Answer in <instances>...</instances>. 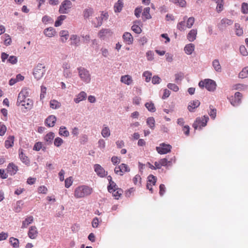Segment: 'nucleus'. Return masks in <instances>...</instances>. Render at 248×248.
<instances>
[{
    "instance_id": "a878e982",
    "label": "nucleus",
    "mask_w": 248,
    "mask_h": 248,
    "mask_svg": "<svg viewBox=\"0 0 248 248\" xmlns=\"http://www.w3.org/2000/svg\"><path fill=\"white\" fill-rule=\"evenodd\" d=\"M60 36L61 40L62 43H65L69 37L68 31L66 30H62L60 32Z\"/></svg>"
},
{
    "instance_id": "4468645a",
    "label": "nucleus",
    "mask_w": 248,
    "mask_h": 248,
    "mask_svg": "<svg viewBox=\"0 0 248 248\" xmlns=\"http://www.w3.org/2000/svg\"><path fill=\"white\" fill-rule=\"evenodd\" d=\"M123 39L125 44L131 45L133 43L134 38L131 33L129 32H125L123 35Z\"/></svg>"
},
{
    "instance_id": "f3484780",
    "label": "nucleus",
    "mask_w": 248,
    "mask_h": 248,
    "mask_svg": "<svg viewBox=\"0 0 248 248\" xmlns=\"http://www.w3.org/2000/svg\"><path fill=\"white\" fill-rule=\"evenodd\" d=\"M19 156L21 161L25 165L29 166L30 161L28 157L23 153L22 149L19 150Z\"/></svg>"
},
{
    "instance_id": "39448f33",
    "label": "nucleus",
    "mask_w": 248,
    "mask_h": 248,
    "mask_svg": "<svg viewBox=\"0 0 248 248\" xmlns=\"http://www.w3.org/2000/svg\"><path fill=\"white\" fill-rule=\"evenodd\" d=\"M78 75L80 79L85 83H89L91 80V77L89 71L85 69V68H80L78 69Z\"/></svg>"
},
{
    "instance_id": "680f3d73",
    "label": "nucleus",
    "mask_w": 248,
    "mask_h": 248,
    "mask_svg": "<svg viewBox=\"0 0 248 248\" xmlns=\"http://www.w3.org/2000/svg\"><path fill=\"white\" fill-rule=\"evenodd\" d=\"M46 93V88L44 86L41 87L40 99L42 100L45 98Z\"/></svg>"
},
{
    "instance_id": "9d476101",
    "label": "nucleus",
    "mask_w": 248,
    "mask_h": 248,
    "mask_svg": "<svg viewBox=\"0 0 248 248\" xmlns=\"http://www.w3.org/2000/svg\"><path fill=\"white\" fill-rule=\"evenodd\" d=\"M157 180V178L153 175H150L148 177V181L147 182L146 187L148 189L150 190L151 193L153 192V186H155Z\"/></svg>"
},
{
    "instance_id": "ddd939ff",
    "label": "nucleus",
    "mask_w": 248,
    "mask_h": 248,
    "mask_svg": "<svg viewBox=\"0 0 248 248\" xmlns=\"http://www.w3.org/2000/svg\"><path fill=\"white\" fill-rule=\"evenodd\" d=\"M62 68L63 76L66 78H71L72 77V73L70 69V65L66 62H64L63 63Z\"/></svg>"
},
{
    "instance_id": "ea45409f",
    "label": "nucleus",
    "mask_w": 248,
    "mask_h": 248,
    "mask_svg": "<svg viewBox=\"0 0 248 248\" xmlns=\"http://www.w3.org/2000/svg\"><path fill=\"white\" fill-rule=\"evenodd\" d=\"M232 24H233V21L231 19H229L227 18L222 19L220 21V25L224 27H226L227 26L231 25Z\"/></svg>"
},
{
    "instance_id": "8fccbe9b",
    "label": "nucleus",
    "mask_w": 248,
    "mask_h": 248,
    "mask_svg": "<svg viewBox=\"0 0 248 248\" xmlns=\"http://www.w3.org/2000/svg\"><path fill=\"white\" fill-rule=\"evenodd\" d=\"M195 21V20L194 17L191 16L189 17L187 20L186 27L188 29H190L194 24Z\"/></svg>"
},
{
    "instance_id": "3c124183",
    "label": "nucleus",
    "mask_w": 248,
    "mask_h": 248,
    "mask_svg": "<svg viewBox=\"0 0 248 248\" xmlns=\"http://www.w3.org/2000/svg\"><path fill=\"white\" fill-rule=\"evenodd\" d=\"M133 181L134 185L140 186L141 184V177L139 175H136L133 178Z\"/></svg>"
},
{
    "instance_id": "c85d7f7f",
    "label": "nucleus",
    "mask_w": 248,
    "mask_h": 248,
    "mask_svg": "<svg viewBox=\"0 0 248 248\" xmlns=\"http://www.w3.org/2000/svg\"><path fill=\"white\" fill-rule=\"evenodd\" d=\"M20 105L24 107L26 109H31L33 105V102L29 98H27Z\"/></svg>"
},
{
    "instance_id": "aec40b11",
    "label": "nucleus",
    "mask_w": 248,
    "mask_h": 248,
    "mask_svg": "<svg viewBox=\"0 0 248 248\" xmlns=\"http://www.w3.org/2000/svg\"><path fill=\"white\" fill-rule=\"evenodd\" d=\"M56 31L53 27H49L46 28L44 31V33L48 37H52L54 36L56 34Z\"/></svg>"
},
{
    "instance_id": "b1692460",
    "label": "nucleus",
    "mask_w": 248,
    "mask_h": 248,
    "mask_svg": "<svg viewBox=\"0 0 248 248\" xmlns=\"http://www.w3.org/2000/svg\"><path fill=\"white\" fill-rule=\"evenodd\" d=\"M15 137L14 136H10L5 141V147L8 149L12 147L14 145Z\"/></svg>"
},
{
    "instance_id": "2f4dec72",
    "label": "nucleus",
    "mask_w": 248,
    "mask_h": 248,
    "mask_svg": "<svg viewBox=\"0 0 248 248\" xmlns=\"http://www.w3.org/2000/svg\"><path fill=\"white\" fill-rule=\"evenodd\" d=\"M33 217L32 216L27 217L24 221L22 222V228H26L27 226L33 222Z\"/></svg>"
},
{
    "instance_id": "69168bd1",
    "label": "nucleus",
    "mask_w": 248,
    "mask_h": 248,
    "mask_svg": "<svg viewBox=\"0 0 248 248\" xmlns=\"http://www.w3.org/2000/svg\"><path fill=\"white\" fill-rule=\"evenodd\" d=\"M70 40L71 41L70 44L71 45L76 46L77 43H78L77 36L76 35H71Z\"/></svg>"
},
{
    "instance_id": "f8f14e48",
    "label": "nucleus",
    "mask_w": 248,
    "mask_h": 248,
    "mask_svg": "<svg viewBox=\"0 0 248 248\" xmlns=\"http://www.w3.org/2000/svg\"><path fill=\"white\" fill-rule=\"evenodd\" d=\"M242 97V95L240 93H235L234 97H232L231 100L232 105L234 107L237 106V105L240 104Z\"/></svg>"
},
{
    "instance_id": "9b49d317",
    "label": "nucleus",
    "mask_w": 248,
    "mask_h": 248,
    "mask_svg": "<svg viewBox=\"0 0 248 248\" xmlns=\"http://www.w3.org/2000/svg\"><path fill=\"white\" fill-rule=\"evenodd\" d=\"M94 171L96 172L98 176L101 177H105L107 175V172L105 171V170L101 165L98 164H96L93 166Z\"/></svg>"
},
{
    "instance_id": "5701e85b",
    "label": "nucleus",
    "mask_w": 248,
    "mask_h": 248,
    "mask_svg": "<svg viewBox=\"0 0 248 248\" xmlns=\"http://www.w3.org/2000/svg\"><path fill=\"white\" fill-rule=\"evenodd\" d=\"M200 104V102L198 100H195V101L189 103L187 108L189 111H193L195 108L199 107Z\"/></svg>"
},
{
    "instance_id": "052dcab7",
    "label": "nucleus",
    "mask_w": 248,
    "mask_h": 248,
    "mask_svg": "<svg viewBox=\"0 0 248 248\" xmlns=\"http://www.w3.org/2000/svg\"><path fill=\"white\" fill-rule=\"evenodd\" d=\"M7 62L12 64H16L17 62V57L15 56H11L8 59Z\"/></svg>"
},
{
    "instance_id": "4c0bfd02",
    "label": "nucleus",
    "mask_w": 248,
    "mask_h": 248,
    "mask_svg": "<svg viewBox=\"0 0 248 248\" xmlns=\"http://www.w3.org/2000/svg\"><path fill=\"white\" fill-rule=\"evenodd\" d=\"M137 23H139V21H135V24L131 27V29L135 33L139 34L142 31V29L138 25L136 24Z\"/></svg>"
},
{
    "instance_id": "09e8293b",
    "label": "nucleus",
    "mask_w": 248,
    "mask_h": 248,
    "mask_svg": "<svg viewBox=\"0 0 248 248\" xmlns=\"http://www.w3.org/2000/svg\"><path fill=\"white\" fill-rule=\"evenodd\" d=\"M93 15L92 8H89L85 9L83 12V16L84 18H88L90 16Z\"/></svg>"
},
{
    "instance_id": "423d86ee",
    "label": "nucleus",
    "mask_w": 248,
    "mask_h": 248,
    "mask_svg": "<svg viewBox=\"0 0 248 248\" xmlns=\"http://www.w3.org/2000/svg\"><path fill=\"white\" fill-rule=\"evenodd\" d=\"M157 169H160L162 167H168L172 166V159H170L169 161L166 158H162L158 161H156L154 163Z\"/></svg>"
},
{
    "instance_id": "bb28decb",
    "label": "nucleus",
    "mask_w": 248,
    "mask_h": 248,
    "mask_svg": "<svg viewBox=\"0 0 248 248\" xmlns=\"http://www.w3.org/2000/svg\"><path fill=\"white\" fill-rule=\"evenodd\" d=\"M101 135L104 138H106V137H108L110 135V131L109 129V127L104 125L101 130Z\"/></svg>"
},
{
    "instance_id": "864d4df0",
    "label": "nucleus",
    "mask_w": 248,
    "mask_h": 248,
    "mask_svg": "<svg viewBox=\"0 0 248 248\" xmlns=\"http://www.w3.org/2000/svg\"><path fill=\"white\" fill-rule=\"evenodd\" d=\"M42 21L45 24H46V23H52L53 21L52 18L51 17L47 16H44L42 17Z\"/></svg>"
},
{
    "instance_id": "cd10ccee",
    "label": "nucleus",
    "mask_w": 248,
    "mask_h": 248,
    "mask_svg": "<svg viewBox=\"0 0 248 248\" xmlns=\"http://www.w3.org/2000/svg\"><path fill=\"white\" fill-rule=\"evenodd\" d=\"M2 39L3 40L4 44L6 46H8L11 45L12 43V39L10 35L8 34H4L1 36Z\"/></svg>"
},
{
    "instance_id": "6e6d98bb",
    "label": "nucleus",
    "mask_w": 248,
    "mask_h": 248,
    "mask_svg": "<svg viewBox=\"0 0 248 248\" xmlns=\"http://www.w3.org/2000/svg\"><path fill=\"white\" fill-rule=\"evenodd\" d=\"M121 167L122 175L124 172H129L130 171L129 167L125 163H122L121 164Z\"/></svg>"
},
{
    "instance_id": "20e7f679",
    "label": "nucleus",
    "mask_w": 248,
    "mask_h": 248,
    "mask_svg": "<svg viewBox=\"0 0 248 248\" xmlns=\"http://www.w3.org/2000/svg\"><path fill=\"white\" fill-rule=\"evenodd\" d=\"M93 192V188L88 186H78V198H84Z\"/></svg>"
},
{
    "instance_id": "49530a36",
    "label": "nucleus",
    "mask_w": 248,
    "mask_h": 248,
    "mask_svg": "<svg viewBox=\"0 0 248 248\" xmlns=\"http://www.w3.org/2000/svg\"><path fill=\"white\" fill-rule=\"evenodd\" d=\"M248 67H244L239 74V77L241 78H244L248 77Z\"/></svg>"
},
{
    "instance_id": "a19ab883",
    "label": "nucleus",
    "mask_w": 248,
    "mask_h": 248,
    "mask_svg": "<svg viewBox=\"0 0 248 248\" xmlns=\"http://www.w3.org/2000/svg\"><path fill=\"white\" fill-rule=\"evenodd\" d=\"M146 123L147 125L152 129H154L155 128V121L154 117H151L147 118Z\"/></svg>"
},
{
    "instance_id": "338daca9",
    "label": "nucleus",
    "mask_w": 248,
    "mask_h": 248,
    "mask_svg": "<svg viewBox=\"0 0 248 248\" xmlns=\"http://www.w3.org/2000/svg\"><path fill=\"white\" fill-rule=\"evenodd\" d=\"M62 143H63V140L59 137L56 138L55 139L54 142V145L57 147L60 146Z\"/></svg>"
},
{
    "instance_id": "de8ad7c7",
    "label": "nucleus",
    "mask_w": 248,
    "mask_h": 248,
    "mask_svg": "<svg viewBox=\"0 0 248 248\" xmlns=\"http://www.w3.org/2000/svg\"><path fill=\"white\" fill-rule=\"evenodd\" d=\"M217 4V11L218 12H220L223 10V0H217L216 2Z\"/></svg>"
},
{
    "instance_id": "f03ea898",
    "label": "nucleus",
    "mask_w": 248,
    "mask_h": 248,
    "mask_svg": "<svg viewBox=\"0 0 248 248\" xmlns=\"http://www.w3.org/2000/svg\"><path fill=\"white\" fill-rule=\"evenodd\" d=\"M209 120V117L207 116H203L201 117H197L193 124V127L195 130L197 128L201 129L202 127L205 126Z\"/></svg>"
},
{
    "instance_id": "393cba45",
    "label": "nucleus",
    "mask_w": 248,
    "mask_h": 248,
    "mask_svg": "<svg viewBox=\"0 0 248 248\" xmlns=\"http://www.w3.org/2000/svg\"><path fill=\"white\" fill-rule=\"evenodd\" d=\"M195 47V45L193 44H188L184 47V51L187 54H191L194 51Z\"/></svg>"
},
{
    "instance_id": "473e14b6",
    "label": "nucleus",
    "mask_w": 248,
    "mask_h": 248,
    "mask_svg": "<svg viewBox=\"0 0 248 248\" xmlns=\"http://www.w3.org/2000/svg\"><path fill=\"white\" fill-rule=\"evenodd\" d=\"M66 18V16L64 15H61L57 17V20L55 22V26L56 27H59L62 25V22Z\"/></svg>"
},
{
    "instance_id": "2eb2a0df",
    "label": "nucleus",
    "mask_w": 248,
    "mask_h": 248,
    "mask_svg": "<svg viewBox=\"0 0 248 248\" xmlns=\"http://www.w3.org/2000/svg\"><path fill=\"white\" fill-rule=\"evenodd\" d=\"M38 231L35 226H31L29 230L28 235L31 239H35L38 235Z\"/></svg>"
},
{
    "instance_id": "79ce46f5",
    "label": "nucleus",
    "mask_w": 248,
    "mask_h": 248,
    "mask_svg": "<svg viewBox=\"0 0 248 248\" xmlns=\"http://www.w3.org/2000/svg\"><path fill=\"white\" fill-rule=\"evenodd\" d=\"M10 243L11 245L15 248H18L19 246V241L17 239L14 237L10 238Z\"/></svg>"
},
{
    "instance_id": "58836bf2",
    "label": "nucleus",
    "mask_w": 248,
    "mask_h": 248,
    "mask_svg": "<svg viewBox=\"0 0 248 248\" xmlns=\"http://www.w3.org/2000/svg\"><path fill=\"white\" fill-rule=\"evenodd\" d=\"M187 16L184 17V20L178 23L177 28L178 30L182 31L185 30V20L186 19Z\"/></svg>"
},
{
    "instance_id": "72a5a7b5",
    "label": "nucleus",
    "mask_w": 248,
    "mask_h": 248,
    "mask_svg": "<svg viewBox=\"0 0 248 248\" xmlns=\"http://www.w3.org/2000/svg\"><path fill=\"white\" fill-rule=\"evenodd\" d=\"M54 137V133L51 132L46 135L44 138V140L46 142H47L48 144H50L52 143Z\"/></svg>"
},
{
    "instance_id": "4d7b16f0",
    "label": "nucleus",
    "mask_w": 248,
    "mask_h": 248,
    "mask_svg": "<svg viewBox=\"0 0 248 248\" xmlns=\"http://www.w3.org/2000/svg\"><path fill=\"white\" fill-rule=\"evenodd\" d=\"M22 201H18L16 202V206L14 208V211L16 212H19L21 210Z\"/></svg>"
},
{
    "instance_id": "774afa93",
    "label": "nucleus",
    "mask_w": 248,
    "mask_h": 248,
    "mask_svg": "<svg viewBox=\"0 0 248 248\" xmlns=\"http://www.w3.org/2000/svg\"><path fill=\"white\" fill-rule=\"evenodd\" d=\"M167 87L169 89L175 92L178 91L179 90V87L175 84L169 83L167 85Z\"/></svg>"
},
{
    "instance_id": "6e6552de",
    "label": "nucleus",
    "mask_w": 248,
    "mask_h": 248,
    "mask_svg": "<svg viewBox=\"0 0 248 248\" xmlns=\"http://www.w3.org/2000/svg\"><path fill=\"white\" fill-rule=\"evenodd\" d=\"M171 145L165 143H161L158 147H156V150L159 154H166L170 153L171 152Z\"/></svg>"
},
{
    "instance_id": "e2e57ef3",
    "label": "nucleus",
    "mask_w": 248,
    "mask_h": 248,
    "mask_svg": "<svg viewBox=\"0 0 248 248\" xmlns=\"http://www.w3.org/2000/svg\"><path fill=\"white\" fill-rule=\"evenodd\" d=\"M240 53L244 56H248V52L244 45L240 46Z\"/></svg>"
},
{
    "instance_id": "a18cd8bd",
    "label": "nucleus",
    "mask_w": 248,
    "mask_h": 248,
    "mask_svg": "<svg viewBox=\"0 0 248 248\" xmlns=\"http://www.w3.org/2000/svg\"><path fill=\"white\" fill-rule=\"evenodd\" d=\"M145 107L148 109V110L151 112H155V104L152 102L146 103Z\"/></svg>"
},
{
    "instance_id": "0eeeda50",
    "label": "nucleus",
    "mask_w": 248,
    "mask_h": 248,
    "mask_svg": "<svg viewBox=\"0 0 248 248\" xmlns=\"http://www.w3.org/2000/svg\"><path fill=\"white\" fill-rule=\"evenodd\" d=\"M72 2L69 0L63 1L60 6L59 12L60 14H67L68 10L72 7Z\"/></svg>"
},
{
    "instance_id": "f704fd0d",
    "label": "nucleus",
    "mask_w": 248,
    "mask_h": 248,
    "mask_svg": "<svg viewBox=\"0 0 248 248\" xmlns=\"http://www.w3.org/2000/svg\"><path fill=\"white\" fill-rule=\"evenodd\" d=\"M212 65L214 68V69L217 72H220L221 71V67L219 64V62L218 59H215L212 62Z\"/></svg>"
},
{
    "instance_id": "1a4fd4ad",
    "label": "nucleus",
    "mask_w": 248,
    "mask_h": 248,
    "mask_svg": "<svg viewBox=\"0 0 248 248\" xmlns=\"http://www.w3.org/2000/svg\"><path fill=\"white\" fill-rule=\"evenodd\" d=\"M108 14L107 13H103L102 12L101 16L96 17L95 20H94L93 22V24H94V27H97L98 26H101L102 24V21L103 19L106 20L108 17Z\"/></svg>"
},
{
    "instance_id": "6ab92c4d",
    "label": "nucleus",
    "mask_w": 248,
    "mask_h": 248,
    "mask_svg": "<svg viewBox=\"0 0 248 248\" xmlns=\"http://www.w3.org/2000/svg\"><path fill=\"white\" fill-rule=\"evenodd\" d=\"M109 192L112 194L113 196L115 199L118 200L123 194V190L121 188L117 187L116 188H114Z\"/></svg>"
},
{
    "instance_id": "e433bc0d",
    "label": "nucleus",
    "mask_w": 248,
    "mask_h": 248,
    "mask_svg": "<svg viewBox=\"0 0 248 248\" xmlns=\"http://www.w3.org/2000/svg\"><path fill=\"white\" fill-rule=\"evenodd\" d=\"M171 2L181 7H185L186 6V1L185 0H171Z\"/></svg>"
},
{
    "instance_id": "c03bdc74",
    "label": "nucleus",
    "mask_w": 248,
    "mask_h": 248,
    "mask_svg": "<svg viewBox=\"0 0 248 248\" xmlns=\"http://www.w3.org/2000/svg\"><path fill=\"white\" fill-rule=\"evenodd\" d=\"M59 134L61 136L67 137L69 135V132L66 129L64 126H61L59 129Z\"/></svg>"
},
{
    "instance_id": "603ef678",
    "label": "nucleus",
    "mask_w": 248,
    "mask_h": 248,
    "mask_svg": "<svg viewBox=\"0 0 248 248\" xmlns=\"http://www.w3.org/2000/svg\"><path fill=\"white\" fill-rule=\"evenodd\" d=\"M27 98L24 96H23V95L19 93L16 102V105L18 106H20V104L23 103V102Z\"/></svg>"
},
{
    "instance_id": "7c9ffc66",
    "label": "nucleus",
    "mask_w": 248,
    "mask_h": 248,
    "mask_svg": "<svg viewBox=\"0 0 248 248\" xmlns=\"http://www.w3.org/2000/svg\"><path fill=\"white\" fill-rule=\"evenodd\" d=\"M150 8L149 7H145L143 12L142 13V16L143 17L146 19H150L151 18V16L150 15Z\"/></svg>"
},
{
    "instance_id": "a211bd4d",
    "label": "nucleus",
    "mask_w": 248,
    "mask_h": 248,
    "mask_svg": "<svg viewBox=\"0 0 248 248\" xmlns=\"http://www.w3.org/2000/svg\"><path fill=\"white\" fill-rule=\"evenodd\" d=\"M121 81L122 83L129 85L133 83V80L131 76L127 75L121 76Z\"/></svg>"
},
{
    "instance_id": "c9c22d12",
    "label": "nucleus",
    "mask_w": 248,
    "mask_h": 248,
    "mask_svg": "<svg viewBox=\"0 0 248 248\" xmlns=\"http://www.w3.org/2000/svg\"><path fill=\"white\" fill-rule=\"evenodd\" d=\"M235 34L238 36H241L244 34V31L240 25L237 23L235 24Z\"/></svg>"
},
{
    "instance_id": "c756f323",
    "label": "nucleus",
    "mask_w": 248,
    "mask_h": 248,
    "mask_svg": "<svg viewBox=\"0 0 248 248\" xmlns=\"http://www.w3.org/2000/svg\"><path fill=\"white\" fill-rule=\"evenodd\" d=\"M123 7V2L122 0H118L117 2L114 4V10L115 12H120L121 11Z\"/></svg>"
},
{
    "instance_id": "0e129e2a",
    "label": "nucleus",
    "mask_w": 248,
    "mask_h": 248,
    "mask_svg": "<svg viewBox=\"0 0 248 248\" xmlns=\"http://www.w3.org/2000/svg\"><path fill=\"white\" fill-rule=\"evenodd\" d=\"M143 76L145 77V80L146 82L150 81L151 77L152 74L149 71H145L143 74Z\"/></svg>"
},
{
    "instance_id": "bf43d9fd",
    "label": "nucleus",
    "mask_w": 248,
    "mask_h": 248,
    "mask_svg": "<svg viewBox=\"0 0 248 248\" xmlns=\"http://www.w3.org/2000/svg\"><path fill=\"white\" fill-rule=\"evenodd\" d=\"M241 11L244 14H247V13H248V3L243 2L242 4Z\"/></svg>"
},
{
    "instance_id": "f257e3e1",
    "label": "nucleus",
    "mask_w": 248,
    "mask_h": 248,
    "mask_svg": "<svg viewBox=\"0 0 248 248\" xmlns=\"http://www.w3.org/2000/svg\"><path fill=\"white\" fill-rule=\"evenodd\" d=\"M199 85L202 88L205 87L209 91H213L216 90L217 86L215 81L210 79H206L199 81Z\"/></svg>"
},
{
    "instance_id": "7ed1b4c3",
    "label": "nucleus",
    "mask_w": 248,
    "mask_h": 248,
    "mask_svg": "<svg viewBox=\"0 0 248 248\" xmlns=\"http://www.w3.org/2000/svg\"><path fill=\"white\" fill-rule=\"evenodd\" d=\"M46 71L45 66L42 63H38L33 70L34 77L36 80H39L44 76Z\"/></svg>"
},
{
    "instance_id": "5fc2aeb1",
    "label": "nucleus",
    "mask_w": 248,
    "mask_h": 248,
    "mask_svg": "<svg viewBox=\"0 0 248 248\" xmlns=\"http://www.w3.org/2000/svg\"><path fill=\"white\" fill-rule=\"evenodd\" d=\"M109 33V30L108 29H102L98 33V36L99 38H103L105 36Z\"/></svg>"
},
{
    "instance_id": "37998d69",
    "label": "nucleus",
    "mask_w": 248,
    "mask_h": 248,
    "mask_svg": "<svg viewBox=\"0 0 248 248\" xmlns=\"http://www.w3.org/2000/svg\"><path fill=\"white\" fill-rule=\"evenodd\" d=\"M60 103L58 101L55 100H51L50 101V107L51 108L53 109H57L60 108Z\"/></svg>"
},
{
    "instance_id": "4be33fe9",
    "label": "nucleus",
    "mask_w": 248,
    "mask_h": 248,
    "mask_svg": "<svg viewBox=\"0 0 248 248\" xmlns=\"http://www.w3.org/2000/svg\"><path fill=\"white\" fill-rule=\"evenodd\" d=\"M197 34V29H192L191 30L189 33L187 35V39L189 41H193L196 38V36Z\"/></svg>"
},
{
    "instance_id": "13d9d810",
    "label": "nucleus",
    "mask_w": 248,
    "mask_h": 248,
    "mask_svg": "<svg viewBox=\"0 0 248 248\" xmlns=\"http://www.w3.org/2000/svg\"><path fill=\"white\" fill-rule=\"evenodd\" d=\"M210 111L209 112V115L210 116V117L213 118L215 119L216 116V112L217 110L216 108H213V106H210Z\"/></svg>"
},
{
    "instance_id": "412c9836",
    "label": "nucleus",
    "mask_w": 248,
    "mask_h": 248,
    "mask_svg": "<svg viewBox=\"0 0 248 248\" xmlns=\"http://www.w3.org/2000/svg\"><path fill=\"white\" fill-rule=\"evenodd\" d=\"M8 173L13 175L16 173L18 170L17 166L15 165L13 163H10L7 168Z\"/></svg>"
},
{
    "instance_id": "dca6fc26",
    "label": "nucleus",
    "mask_w": 248,
    "mask_h": 248,
    "mask_svg": "<svg viewBox=\"0 0 248 248\" xmlns=\"http://www.w3.org/2000/svg\"><path fill=\"white\" fill-rule=\"evenodd\" d=\"M56 121V117L54 115L49 116L45 120V124L48 127H53Z\"/></svg>"
}]
</instances>
